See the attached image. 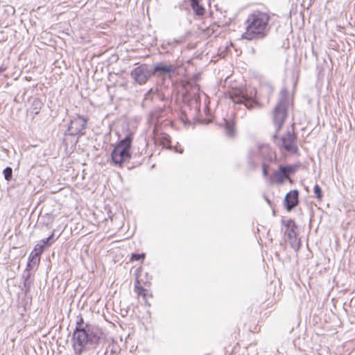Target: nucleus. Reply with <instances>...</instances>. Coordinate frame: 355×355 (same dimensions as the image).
Returning a JSON list of instances; mask_svg holds the SVG:
<instances>
[{
  "mask_svg": "<svg viewBox=\"0 0 355 355\" xmlns=\"http://www.w3.org/2000/svg\"><path fill=\"white\" fill-rule=\"evenodd\" d=\"M40 256L37 255L36 253L31 252L29 257V261L28 263L27 267L29 269H33L34 267H35L40 262Z\"/></svg>",
  "mask_w": 355,
  "mask_h": 355,
  "instance_id": "nucleus-16",
  "label": "nucleus"
},
{
  "mask_svg": "<svg viewBox=\"0 0 355 355\" xmlns=\"http://www.w3.org/2000/svg\"><path fill=\"white\" fill-rule=\"evenodd\" d=\"M139 284V282L137 281L135 284V288L136 292L139 295H142V293L144 291V290Z\"/></svg>",
  "mask_w": 355,
  "mask_h": 355,
  "instance_id": "nucleus-25",
  "label": "nucleus"
},
{
  "mask_svg": "<svg viewBox=\"0 0 355 355\" xmlns=\"http://www.w3.org/2000/svg\"><path fill=\"white\" fill-rule=\"evenodd\" d=\"M87 125V120L83 116H78L71 121L68 130L71 135H83Z\"/></svg>",
  "mask_w": 355,
  "mask_h": 355,
  "instance_id": "nucleus-10",
  "label": "nucleus"
},
{
  "mask_svg": "<svg viewBox=\"0 0 355 355\" xmlns=\"http://www.w3.org/2000/svg\"><path fill=\"white\" fill-rule=\"evenodd\" d=\"M279 146L284 148L285 150L290 153L295 154L298 152L297 137L293 130L288 131V132L282 137Z\"/></svg>",
  "mask_w": 355,
  "mask_h": 355,
  "instance_id": "nucleus-6",
  "label": "nucleus"
},
{
  "mask_svg": "<svg viewBox=\"0 0 355 355\" xmlns=\"http://www.w3.org/2000/svg\"><path fill=\"white\" fill-rule=\"evenodd\" d=\"M42 103L40 99L35 98L33 100L31 103V107H30V112L34 115H37L39 114L42 107Z\"/></svg>",
  "mask_w": 355,
  "mask_h": 355,
  "instance_id": "nucleus-15",
  "label": "nucleus"
},
{
  "mask_svg": "<svg viewBox=\"0 0 355 355\" xmlns=\"http://www.w3.org/2000/svg\"><path fill=\"white\" fill-rule=\"evenodd\" d=\"M175 71L173 65H164L162 63H158L155 65L153 73L157 76H164Z\"/></svg>",
  "mask_w": 355,
  "mask_h": 355,
  "instance_id": "nucleus-12",
  "label": "nucleus"
},
{
  "mask_svg": "<svg viewBox=\"0 0 355 355\" xmlns=\"http://www.w3.org/2000/svg\"><path fill=\"white\" fill-rule=\"evenodd\" d=\"M4 178L6 180L9 181L12 178V170L10 167H6L3 170Z\"/></svg>",
  "mask_w": 355,
  "mask_h": 355,
  "instance_id": "nucleus-19",
  "label": "nucleus"
},
{
  "mask_svg": "<svg viewBox=\"0 0 355 355\" xmlns=\"http://www.w3.org/2000/svg\"><path fill=\"white\" fill-rule=\"evenodd\" d=\"M298 191L297 190H293L288 192L285 197V206L286 209L290 211L292 210L298 203Z\"/></svg>",
  "mask_w": 355,
  "mask_h": 355,
  "instance_id": "nucleus-11",
  "label": "nucleus"
},
{
  "mask_svg": "<svg viewBox=\"0 0 355 355\" xmlns=\"http://www.w3.org/2000/svg\"><path fill=\"white\" fill-rule=\"evenodd\" d=\"M98 337L94 329H75L71 343L75 355H94Z\"/></svg>",
  "mask_w": 355,
  "mask_h": 355,
  "instance_id": "nucleus-1",
  "label": "nucleus"
},
{
  "mask_svg": "<svg viewBox=\"0 0 355 355\" xmlns=\"http://www.w3.org/2000/svg\"><path fill=\"white\" fill-rule=\"evenodd\" d=\"M282 223L286 227L284 232L288 236L291 246L295 250H297L300 248L301 243L300 239L297 237L295 232L296 225L294 221L291 219H286L282 220Z\"/></svg>",
  "mask_w": 355,
  "mask_h": 355,
  "instance_id": "nucleus-5",
  "label": "nucleus"
},
{
  "mask_svg": "<svg viewBox=\"0 0 355 355\" xmlns=\"http://www.w3.org/2000/svg\"><path fill=\"white\" fill-rule=\"evenodd\" d=\"M281 169L285 171L286 176L288 178L289 175L293 173L295 171V168L291 166H281Z\"/></svg>",
  "mask_w": 355,
  "mask_h": 355,
  "instance_id": "nucleus-18",
  "label": "nucleus"
},
{
  "mask_svg": "<svg viewBox=\"0 0 355 355\" xmlns=\"http://www.w3.org/2000/svg\"><path fill=\"white\" fill-rule=\"evenodd\" d=\"M319 355H322V354H319Z\"/></svg>",
  "mask_w": 355,
  "mask_h": 355,
  "instance_id": "nucleus-29",
  "label": "nucleus"
},
{
  "mask_svg": "<svg viewBox=\"0 0 355 355\" xmlns=\"http://www.w3.org/2000/svg\"><path fill=\"white\" fill-rule=\"evenodd\" d=\"M287 179H288V178L286 176L285 171L281 169L280 166L279 171H275L272 175L273 181L280 184H282Z\"/></svg>",
  "mask_w": 355,
  "mask_h": 355,
  "instance_id": "nucleus-14",
  "label": "nucleus"
},
{
  "mask_svg": "<svg viewBox=\"0 0 355 355\" xmlns=\"http://www.w3.org/2000/svg\"><path fill=\"white\" fill-rule=\"evenodd\" d=\"M53 234H51V236H49L48 238H46V239H44L42 240V244L45 246V245H49V241L53 239Z\"/></svg>",
  "mask_w": 355,
  "mask_h": 355,
  "instance_id": "nucleus-27",
  "label": "nucleus"
},
{
  "mask_svg": "<svg viewBox=\"0 0 355 355\" xmlns=\"http://www.w3.org/2000/svg\"><path fill=\"white\" fill-rule=\"evenodd\" d=\"M144 258V254H132V260L139 261Z\"/></svg>",
  "mask_w": 355,
  "mask_h": 355,
  "instance_id": "nucleus-26",
  "label": "nucleus"
},
{
  "mask_svg": "<svg viewBox=\"0 0 355 355\" xmlns=\"http://www.w3.org/2000/svg\"><path fill=\"white\" fill-rule=\"evenodd\" d=\"M44 245L43 244L38 243L35 246L34 250L31 252H33L34 254L36 253L37 255L40 256V254L44 251Z\"/></svg>",
  "mask_w": 355,
  "mask_h": 355,
  "instance_id": "nucleus-20",
  "label": "nucleus"
},
{
  "mask_svg": "<svg viewBox=\"0 0 355 355\" xmlns=\"http://www.w3.org/2000/svg\"><path fill=\"white\" fill-rule=\"evenodd\" d=\"M259 152L260 159L262 162H272L275 158V153L272 150L270 147L267 144H257L250 150V153L252 155L254 153Z\"/></svg>",
  "mask_w": 355,
  "mask_h": 355,
  "instance_id": "nucleus-9",
  "label": "nucleus"
},
{
  "mask_svg": "<svg viewBox=\"0 0 355 355\" xmlns=\"http://www.w3.org/2000/svg\"><path fill=\"white\" fill-rule=\"evenodd\" d=\"M132 137L130 135H127L114 148L111 156L115 164L121 165L122 163L128 162L131 158L130 149L131 147Z\"/></svg>",
  "mask_w": 355,
  "mask_h": 355,
  "instance_id": "nucleus-3",
  "label": "nucleus"
},
{
  "mask_svg": "<svg viewBox=\"0 0 355 355\" xmlns=\"http://www.w3.org/2000/svg\"><path fill=\"white\" fill-rule=\"evenodd\" d=\"M254 96L255 92L250 91L248 94L246 89H234L229 92V97L234 103L243 104L248 109L253 107L256 104Z\"/></svg>",
  "mask_w": 355,
  "mask_h": 355,
  "instance_id": "nucleus-4",
  "label": "nucleus"
},
{
  "mask_svg": "<svg viewBox=\"0 0 355 355\" xmlns=\"http://www.w3.org/2000/svg\"><path fill=\"white\" fill-rule=\"evenodd\" d=\"M314 193H315V197L318 200H321L322 199V193L321 188L320 187V186L318 184H315L314 186Z\"/></svg>",
  "mask_w": 355,
  "mask_h": 355,
  "instance_id": "nucleus-22",
  "label": "nucleus"
},
{
  "mask_svg": "<svg viewBox=\"0 0 355 355\" xmlns=\"http://www.w3.org/2000/svg\"><path fill=\"white\" fill-rule=\"evenodd\" d=\"M286 117V105L285 99L282 98L278 102L273 113V121L276 127L277 132L281 129L282 125L284 123Z\"/></svg>",
  "mask_w": 355,
  "mask_h": 355,
  "instance_id": "nucleus-7",
  "label": "nucleus"
},
{
  "mask_svg": "<svg viewBox=\"0 0 355 355\" xmlns=\"http://www.w3.org/2000/svg\"><path fill=\"white\" fill-rule=\"evenodd\" d=\"M248 156L250 162L252 163H255L258 160H261V159H260V155L259 152L254 153V154L252 155L250 151Z\"/></svg>",
  "mask_w": 355,
  "mask_h": 355,
  "instance_id": "nucleus-21",
  "label": "nucleus"
},
{
  "mask_svg": "<svg viewBox=\"0 0 355 355\" xmlns=\"http://www.w3.org/2000/svg\"><path fill=\"white\" fill-rule=\"evenodd\" d=\"M191 6L195 14L198 16H202L205 14V8L200 3V0H189Z\"/></svg>",
  "mask_w": 355,
  "mask_h": 355,
  "instance_id": "nucleus-13",
  "label": "nucleus"
},
{
  "mask_svg": "<svg viewBox=\"0 0 355 355\" xmlns=\"http://www.w3.org/2000/svg\"><path fill=\"white\" fill-rule=\"evenodd\" d=\"M270 17L266 12H254L246 21V31L242 37L248 40L263 38L270 29Z\"/></svg>",
  "mask_w": 355,
  "mask_h": 355,
  "instance_id": "nucleus-2",
  "label": "nucleus"
},
{
  "mask_svg": "<svg viewBox=\"0 0 355 355\" xmlns=\"http://www.w3.org/2000/svg\"><path fill=\"white\" fill-rule=\"evenodd\" d=\"M93 328L91 325L85 324L84 320L81 316H78L76 321L75 329H85Z\"/></svg>",
  "mask_w": 355,
  "mask_h": 355,
  "instance_id": "nucleus-17",
  "label": "nucleus"
},
{
  "mask_svg": "<svg viewBox=\"0 0 355 355\" xmlns=\"http://www.w3.org/2000/svg\"><path fill=\"white\" fill-rule=\"evenodd\" d=\"M273 137H274L275 139H277V135H275L273 136Z\"/></svg>",
  "mask_w": 355,
  "mask_h": 355,
  "instance_id": "nucleus-28",
  "label": "nucleus"
},
{
  "mask_svg": "<svg viewBox=\"0 0 355 355\" xmlns=\"http://www.w3.org/2000/svg\"><path fill=\"white\" fill-rule=\"evenodd\" d=\"M268 162H263L262 163V171H263V176H267L268 175Z\"/></svg>",
  "mask_w": 355,
  "mask_h": 355,
  "instance_id": "nucleus-24",
  "label": "nucleus"
},
{
  "mask_svg": "<svg viewBox=\"0 0 355 355\" xmlns=\"http://www.w3.org/2000/svg\"><path fill=\"white\" fill-rule=\"evenodd\" d=\"M226 132H227V135L230 137L233 135L234 128L232 125H230L229 123L227 124Z\"/></svg>",
  "mask_w": 355,
  "mask_h": 355,
  "instance_id": "nucleus-23",
  "label": "nucleus"
},
{
  "mask_svg": "<svg viewBox=\"0 0 355 355\" xmlns=\"http://www.w3.org/2000/svg\"><path fill=\"white\" fill-rule=\"evenodd\" d=\"M152 73L146 64H141L135 67L130 73L131 78L139 85L146 83Z\"/></svg>",
  "mask_w": 355,
  "mask_h": 355,
  "instance_id": "nucleus-8",
  "label": "nucleus"
}]
</instances>
